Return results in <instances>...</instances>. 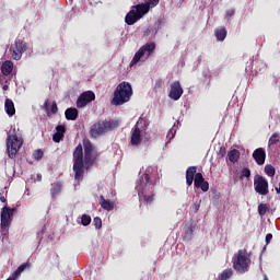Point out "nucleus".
I'll use <instances>...</instances> for the list:
<instances>
[{"label": "nucleus", "instance_id": "nucleus-1", "mask_svg": "<svg viewBox=\"0 0 280 280\" xmlns=\"http://www.w3.org/2000/svg\"><path fill=\"white\" fill-rule=\"evenodd\" d=\"M154 185H156V177L151 176L149 173L142 174L137 182L138 196H142L147 205L154 202Z\"/></svg>", "mask_w": 280, "mask_h": 280}, {"label": "nucleus", "instance_id": "nucleus-2", "mask_svg": "<svg viewBox=\"0 0 280 280\" xmlns=\"http://www.w3.org/2000/svg\"><path fill=\"white\" fill-rule=\"evenodd\" d=\"M130 97H132V85H130L128 82L124 81L119 83L114 91V97L112 100L113 106H122V104H126L130 102Z\"/></svg>", "mask_w": 280, "mask_h": 280}, {"label": "nucleus", "instance_id": "nucleus-3", "mask_svg": "<svg viewBox=\"0 0 280 280\" xmlns=\"http://www.w3.org/2000/svg\"><path fill=\"white\" fill-rule=\"evenodd\" d=\"M232 264L236 272H240L241 275L248 272V266H250V254H248L246 248L238 249L232 258Z\"/></svg>", "mask_w": 280, "mask_h": 280}, {"label": "nucleus", "instance_id": "nucleus-4", "mask_svg": "<svg viewBox=\"0 0 280 280\" xmlns=\"http://www.w3.org/2000/svg\"><path fill=\"white\" fill-rule=\"evenodd\" d=\"M119 126L117 120H100L91 126L90 136L92 139H97V137H102V135H106V132H110V130H115Z\"/></svg>", "mask_w": 280, "mask_h": 280}, {"label": "nucleus", "instance_id": "nucleus-5", "mask_svg": "<svg viewBox=\"0 0 280 280\" xmlns=\"http://www.w3.org/2000/svg\"><path fill=\"white\" fill-rule=\"evenodd\" d=\"M74 179L82 180L84 178V151L82 144H78L73 151V167Z\"/></svg>", "mask_w": 280, "mask_h": 280}, {"label": "nucleus", "instance_id": "nucleus-6", "mask_svg": "<svg viewBox=\"0 0 280 280\" xmlns=\"http://www.w3.org/2000/svg\"><path fill=\"white\" fill-rule=\"evenodd\" d=\"M150 12V7L145 5L143 3L132 5L130 11L125 16V23L127 25H135L137 21H140V19H143L145 14Z\"/></svg>", "mask_w": 280, "mask_h": 280}, {"label": "nucleus", "instance_id": "nucleus-7", "mask_svg": "<svg viewBox=\"0 0 280 280\" xmlns=\"http://www.w3.org/2000/svg\"><path fill=\"white\" fill-rule=\"evenodd\" d=\"M23 147V139L16 135H9L7 138V152L9 159H16L19 150Z\"/></svg>", "mask_w": 280, "mask_h": 280}, {"label": "nucleus", "instance_id": "nucleus-8", "mask_svg": "<svg viewBox=\"0 0 280 280\" xmlns=\"http://www.w3.org/2000/svg\"><path fill=\"white\" fill-rule=\"evenodd\" d=\"M27 51V43L21 38H15L14 43L9 47V54L12 60H21L23 54Z\"/></svg>", "mask_w": 280, "mask_h": 280}, {"label": "nucleus", "instance_id": "nucleus-9", "mask_svg": "<svg viewBox=\"0 0 280 280\" xmlns=\"http://www.w3.org/2000/svg\"><path fill=\"white\" fill-rule=\"evenodd\" d=\"M156 49V44L154 42L147 43L142 47L139 48V50L135 54L130 67H135L138 62L141 61V58L143 56H147V58H150L152 54H154V50Z\"/></svg>", "mask_w": 280, "mask_h": 280}, {"label": "nucleus", "instance_id": "nucleus-10", "mask_svg": "<svg viewBox=\"0 0 280 280\" xmlns=\"http://www.w3.org/2000/svg\"><path fill=\"white\" fill-rule=\"evenodd\" d=\"M14 213H16V208H10L8 205H5L1 209L0 213V226L2 231H8L10 229V224H12V220L14 218Z\"/></svg>", "mask_w": 280, "mask_h": 280}, {"label": "nucleus", "instance_id": "nucleus-11", "mask_svg": "<svg viewBox=\"0 0 280 280\" xmlns=\"http://www.w3.org/2000/svg\"><path fill=\"white\" fill-rule=\"evenodd\" d=\"M254 189L259 196H268L270 190L268 189V179L261 175H255Z\"/></svg>", "mask_w": 280, "mask_h": 280}, {"label": "nucleus", "instance_id": "nucleus-12", "mask_svg": "<svg viewBox=\"0 0 280 280\" xmlns=\"http://www.w3.org/2000/svg\"><path fill=\"white\" fill-rule=\"evenodd\" d=\"M91 102H95V93L93 91H85L78 97L77 108H84Z\"/></svg>", "mask_w": 280, "mask_h": 280}, {"label": "nucleus", "instance_id": "nucleus-13", "mask_svg": "<svg viewBox=\"0 0 280 280\" xmlns=\"http://www.w3.org/2000/svg\"><path fill=\"white\" fill-rule=\"evenodd\" d=\"M183 86H180V81H174L171 83V90L168 93V97L174 100V102H178L179 97H183Z\"/></svg>", "mask_w": 280, "mask_h": 280}, {"label": "nucleus", "instance_id": "nucleus-14", "mask_svg": "<svg viewBox=\"0 0 280 280\" xmlns=\"http://www.w3.org/2000/svg\"><path fill=\"white\" fill-rule=\"evenodd\" d=\"M192 182L197 189H201V191H205V192L209 191V182L205 180L202 173H197Z\"/></svg>", "mask_w": 280, "mask_h": 280}, {"label": "nucleus", "instance_id": "nucleus-15", "mask_svg": "<svg viewBox=\"0 0 280 280\" xmlns=\"http://www.w3.org/2000/svg\"><path fill=\"white\" fill-rule=\"evenodd\" d=\"M253 159L257 165H264L266 163V149L258 148L253 152Z\"/></svg>", "mask_w": 280, "mask_h": 280}, {"label": "nucleus", "instance_id": "nucleus-16", "mask_svg": "<svg viewBox=\"0 0 280 280\" xmlns=\"http://www.w3.org/2000/svg\"><path fill=\"white\" fill-rule=\"evenodd\" d=\"M198 167L196 166H189L187 170H186V185L188 187H191V185H194V180L196 178V175L198 173Z\"/></svg>", "mask_w": 280, "mask_h": 280}, {"label": "nucleus", "instance_id": "nucleus-17", "mask_svg": "<svg viewBox=\"0 0 280 280\" xmlns=\"http://www.w3.org/2000/svg\"><path fill=\"white\" fill-rule=\"evenodd\" d=\"M141 129L135 126L131 133V145H141Z\"/></svg>", "mask_w": 280, "mask_h": 280}, {"label": "nucleus", "instance_id": "nucleus-18", "mask_svg": "<svg viewBox=\"0 0 280 280\" xmlns=\"http://www.w3.org/2000/svg\"><path fill=\"white\" fill-rule=\"evenodd\" d=\"M61 191H62V182H55L51 184L50 196L52 200H56V198L60 196Z\"/></svg>", "mask_w": 280, "mask_h": 280}, {"label": "nucleus", "instance_id": "nucleus-19", "mask_svg": "<svg viewBox=\"0 0 280 280\" xmlns=\"http://www.w3.org/2000/svg\"><path fill=\"white\" fill-rule=\"evenodd\" d=\"M4 108H5V113L7 115H9V117H14V115H16V108L14 107V102L10 98H7L4 102Z\"/></svg>", "mask_w": 280, "mask_h": 280}, {"label": "nucleus", "instance_id": "nucleus-20", "mask_svg": "<svg viewBox=\"0 0 280 280\" xmlns=\"http://www.w3.org/2000/svg\"><path fill=\"white\" fill-rule=\"evenodd\" d=\"M65 115H66V119L68 121H75V119H78V115H79L78 108L69 107L66 109Z\"/></svg>", "mask_w": 280, "mask_h": 280}, {"label": "nucleus", "instance_id": "nucleus-21", "mask_svg": "<svg viewBox=\"0 0 280 280\" xmlns=\"http://www.w3.org/2000/svg\"><path fill=\"white\" fill-rule=\"evenodd\" d=\"M12 71H14V62H12L11 60L4 61L1 66V72L4 75H10V73H12Z\"/></svg>", "mask_w": 280, "mask_h": 280}, {"label": "nucleus", "instance_id": "nucleus-22", "mask_svg": "<svg viewBox=\"0 0 280 280\" xmlns=\"http://www.w3.org/2000/svg\"><path fill=\"white\" fill-rule=\"evenodd\" d=\"M100 205L105 211H113V209H115V203L110 200H106L102 195L100 197Z\"/></svg>", "mask_w": 280, "mask_h": 280}, {"label": "nucleus", "instance_id": "nucleus-23", "mask_svg": "<svg viewBox=\"0 0 280 280\" xmlns=\"http://www.w3.org/2000/svg\"><path fill=\"white\" fill-rule=\"evenodd\" d=\"M226 34H228L226 27H219V28H215L214 31V36L217 40H220L221 43L226 38Z\"/></svg>", "mask_w": 280, "mask_h": 280}, {"label": "nucleus", "instance_id": "nucleus-24", "mask_svg": "<svg viewBox=\"0 0 280 280\" xmlns=\"http://www.w3.org/2000/svg\"><path fill=\"white\" fill-rule=\"evenodd\" d=\"M240 150L237 149H233L231 151L228 152V159L231 163H237V161H240Z\"/></svg>", "mask_w": 280, "mask_h": 280}, {"label": "nucleus", "instance_id": "nucleus-25", "mask_svg": "<svg viewBox=\"0 0 280 280\" xmlns=\"http://www.w3.org/2000/svg\"><path fill=\"white\" fill-rule=\"evenodd\" d=\"M279 143V133L275 132L271 135L268 141V152L272 154V145H277Z\"/></svg>", "mask_w": 280, "mask_h": 280}, {"label": "nucleus", "instance_id": "nucleus-26", "mask_svg": "<svg viewBox=\"0 0 280 280\" xmlns=\"http://www.w3.org/2000/svg\"><path fill=\"white\" fill-rule=\"evenodd\" d=\"M266 213H270V203H260L258 206V214L260 218H264Z\"/></svg>", "mask_w": 280, "mask_h": 280}, {"label": "nucleus", "instance_id": "nucleus-27", "mask_svg": "<svg viewBox=\"0 0 280 280\" xmlns=\"http://www.w3.org/2000/svg\"><path fill=\"white\" fill-rule=\"evenodd\" d=\"M233 277V269L228 268L224 269L220 275H219V280H229Z\"/></svg>", "mask_w": 280, "mask_h": 280}, {"label": "nucleus", "instance_id": "nucleus-28", "mask_svg": "<svg viewBox=\"0 0 280 280\" xmlns=\"http://www.w3.org/2000/svg\"><path fill=\"white\" fill-rule=\"evenodd\" d=\"M265 174H267L269 178H273L275 174H277V171L275 170V166L267 164L265 165Z\"/></svg>", "mask_w": 280, "mask_h": 280}, {"label": "nucleus", "instance_id": "nucleus-29", "mask_svg": "<svg viewBox=\"0 0 280 280\" xmlns=\"http://www.w3.org/2000/svg\"><path fill=\"white\" fill-rule=\"evenodd\" d=\"M26 268H30V264H22L13 273H15V277H21V272H24Z\"/></svg>", "mask_w": 280, "mask_h": 280}, {"label": "nucleus", "instance_id": "nucleus-30", "mask_svg": "<svg viewBox=\"0 0 280 280\" xmlns=\"http://www.w3.org/2000/svg\"><path fill=\"white\" fill-rule=\"evenodd\" d=\"M241 180H244V178H250V168L245 167L241 172Z\"/></svg>", "mask_w": 280, "mask_h": 280}, {"label": "nucleus", "instance_id": "nucleus-31", "mask_svg": "<svg viewBox=\"0 0 280 280\" xmlns=\"http://www.w3.org/2000/svg\"><path fill=\"white\" fill-rule=\"evenodd\" d=\"M81 224H82L83 226H89V224H91V215H89V214H83V215L81 217Z\"/></svg>", "mask_w": 280, "mask_h": 280}, {"label": "nucleus", "instance_id": "nucleus-32", "mask_svg": "<svg viewBox=\"0 0 280 280\" xmlns=\"http://www.w3.org/2000/svg\"><path fill=\"white\" fill-rule=\"evenodd\" d=\"M34 160L35 161H40L43 159V156H45V152H43V150H35V152L33 153Z\"/></svg>", "mask_w": 280, "mask_h": 280}, {"label": "nucleus", "instance_id": "nucleus-33", "mask_svg": "<svg viewBox=\"0 0 280 280\" xmlns=\"http://www.w3.org/2000/svg\"><path fill=\"white\" fill-rule=\"evenodd\" d=\"M84 145V153H93V144L91 143V141H85L83 143Z\"/></svg>", "mask_w": 280, "mask_h": 280}, {"label": "nucleus", "instance_id": "nucleus-34", "mask_svg": "<svg viewBox=\"0 0 280 280\" xmlns=\"http://www.w3.org/2000/svg\"><path fill=\"white\" fill-rule=\"evenodd\" d=\"M84 161L86 165H93V153H84Z\"/></svg>", "mask_w": 280, "mask_h": 280}, {"label": "nucleus", "instance_id": "nucleus-35", "mask_svg": "<svg viewBox=\"0 0 280 280\" xmlns=\"http://www.w3.org/2000/svg\"><path fill=\"white\" fill-rule=\"evenodd\" d=\"M56 132L57 135H61L65 137V133L67 132V128L65 127V125H58L56 127Z\"/></svg>", "mask_w": 280, "mask_h": 280}, {"label": "nucleus", "instance_id": "nucleus-36", "mask_svg": "<svg viewBox=\"0 0 280 280\" xmlns=\"http://www.w3.org/2000/svg\"><path fill=\"white\" fill-rule=\"evenodd\" d=\"M62 139H65V136H62L61 133L55 132L52 136V141H55V143H60Z\"/></svg>", "mask_w": 280, "mask_h": 280}, {"label": "nucleus", "instance_id": "nucleus-37", "mask_svg": "<svg viewBox=\"0 0 280 280\" xmlns=\"http://www.w3.org/2000/svg\"><path fill=\"white\" fill-rule=\"evenodd\" d=\"M160 1L161 0H149L148 3H143V5H148L149 10H150V8H156V5H159Z\"/></svg>", "mask_w": 280, "mask_h": 280}, {"label": "nucleus", "instance_id": "nucleus-38", "mask_svg": "<svg viewBox=\"0 0 280 280\" xmlns=\"http://www.w3.org/2000/svg\"><path fill=\"white\" fill-rule=\"evenodd\" d=\"M93 224H94L95 229H102V219L100 217L94 218Z\"/></svg>", "mask_w": 280, "mask_h": 280}, {"label": "nucleus", "instance_id": "nucleus-39", "mask_svg": "<svg viewBox=\"0 0 280 280\" xmlns=\"http://www.w3.org/2000/svg\"><path fill=\"white\" fill-rule=\"evenodd\" d=\"M50 113L51 115H56V113H58V104H56V102L51 104Z\"/></svg>", "mask_w": 280, "mask_h": 280}, {"label": "nucleus", "instance_id": "nucleus-40", "mask_svg": "<svg viewBox=\"0 0 280 280\" xmlns=\"http://www.w3.org/2000/svg\"><path fill=\"white\" fill-rule=\"evenodd\" d=\"M219 156L221 159H224V156H226V147H221L219 150Z\"/></svg>", "mask_w": 280, "mask_h": 280}, {"label": "nucleus", "instance_id": "nucleus-41", "mask_svg": "<svg viewBox=\"0 0 280 280\" xmlns=\"http://www.w3.org/2000/svg\"><path fill=\"white\" fill-rule=\"evenodd\" d=\"M194 213H198L200 211V201H196L192 206Z\"/></svg>", "mask_w": 280, "mask_h": 280}, {"label": "nucleus", "instance_id": "nucleus-42", "mask_svg": "<svg viewBox=\"0 0 280 280\" xmlns=\"http://www.w3.org/2000/svg\"><path fill=\"white\" fill-rule=\"evenodd\" d=\"M163 86V80L159 79L155 81L154 89H162Z\"/></svg>", "mask_w": 280, "mask_h": 280}, {"label": "nucleus", "instance_id": "nucleus-43", "mask_svg": "<svg viewBox=\"0 0 280 280\" xmlns=\"http://www.w3.org/2000/svg\"><path fill=\"white\" fill-rule=\"evenodd\" d=\"M44 109L46 110L47 115H49V100L45 101Z\"/></svg>", "mask_w": 280, "mask_h": 280}, {"label": "nucleus", "instance_id": "nucleus-44", "mask_svg": "<svg viewBox=\"0 0 280 280\" xmlns=\"http://www.w3.org/2000/svg\"><path fill=\"white\" fill-rule=\"evenodd\" d=\"M226 16L231 18V16H235V10L231 9L226 12Z\"/></svg>", "mask_w": 280, "mask_h": 280}, {"label": "nucleus", "instance_id": "nucleus-45", "mask_svg": "<svg viewBox=\"0 0 280 280\" xmlns=\"http://www.w3.org/2000/svg\"><path fill=\"white\" fill-rule=\"evenodd\" d=\"M271 241H272V234L268 233L266 235V244H270Z\"/></svg>", "mask_w": 280, "mask_h": 280}, {"label": "nucleus", "instance_id": "nucleus-46", "mask_svg": "<svg viewBox=\"0 0 280 280\" xmlns=\"http://www.w3.org/2000/svg\"><path fill=\"white\" fill-rule=\"evenodd\" d=\"M166 137L167 139H174V129H171Z\"/></svg>", "mask_w": 280, "mask_h": 280}, {"label": "nucleus", "instance_id": "nucleus-47", "mask_svg": "<svg viewBox=\"0 0 280 280\" xmlns=\"http://www.w3.org/2000/svg\"><path fill=\"white\" fill-rule=\"evenodd\" d=\"M187 235H189V237H191V235H194V229L190 228L188 231H186L185 237H187Z\"/></svg>", "mask_w": 280, "mask_h": 280}, {"label": "nucleus", "instance_id": "nucleus-48", "mask_svg": "<svg viewBox=\"0 0 280 280\" xmlns=\"http://www.w3.org/2000/svg\"><path fill=\"white\" fill-rule=\"evenodd\" d=\"M0 201L1 202H8V199H5V197L3 195L0 196Z\"/></svg>", "mask_w": 280, "mask_h": 280}, {"label": "nucleus", "instance_id": "nucleus-49", "mask_svg": "<svg viewBox=\"0 0 280 280\" xmlns=\"http://www.w3.org/2000/svg\"><path fill=\"white\" fill-rule=\"evenodd\" d=\"M276 191H277V194H280V183H279L278 187H276Z\"/></svg>", "mask_w": 280, "mask_h": 280}, {"label": "nucleus", "instance_id": "nucleus-50", "mask_svg": "<svg viewBox=\"0 0 280 280\" xmlns=\"http://www.w3.org/2000/svg\"><path fill=\"white\" fill-rule=\"evenodd\" d=\"M38 180H40L43 178V176L40 174L37 175Z\"/></svg>", "mask_w": 280, "mask_h": 280}, {"label": "nucleus", "instance_id": "nucleus-51", "mask_svg": "<svg viewBox=\"0 0 280 280\" xmlns=\"http://www.w3.org/2000/svg\"><path fill=\"white\" fill-rule=\"evenodd\" d=\"M3 91H8V85H4V86H3Z\"/></svg>", "mask_w": 280, "mask_h": 280}, {"label": "nucleus", "instance_id": "nucleus-52", "mask_svg": "<svg viewBox=\"0 0 280 280\" xmlns=\"http://www.w3.org/2000/svg\"><path fill=\"white\" fill-rule=\"evenodd\" d=\"M264 280H268V276H264Z\"/></svg>", "mask_w": 280, "mask_h": 280}]
</instances>
